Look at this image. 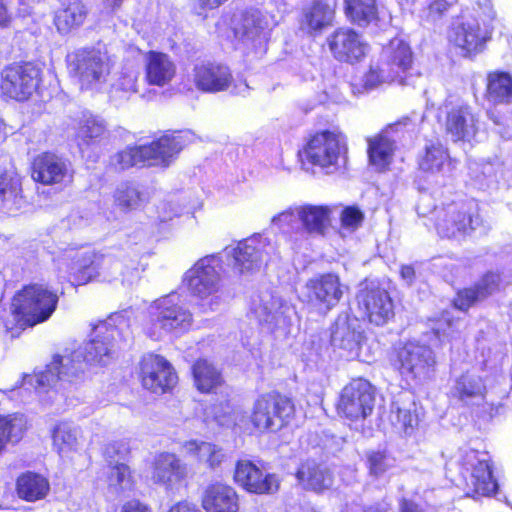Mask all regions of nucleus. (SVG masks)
Returning <instances> with one entry per match:
<instances>
[{
    "instance_id": "obj_49",
    "label": "nucleus",
    "mask_w": 512,
    "mask_h": 512,
    "mask_svg": "<svg viewBox=\"0 0 512 512\" xmlns=\"http://www.w3.org/2000/svg\"><path fill=\"white\" fill-rule=\"evenodd\" d=\"M26 419L21 414L0 416V452L7 441L18 442L24 433Z\"/></svg>"
},
{
    "instance_id": "obj_64",
    "label": "nucleus",
    "mask_w": 512,
    "mask_h": 512,
    "mask_svg": "<svg viewBox=\"0 0 512 512\" xmlns=\"http://www.w3.org/2000/svg\"><path fill=\"white\" fill-rule=\"evenodd\" d=\"M169 512H201V510L195 504L184 501L172 506Z\"/></svg>"
},
{
    "instance_id": "obj_24",
    "label": "nucleus",
    "mask_w": 512,
    "mask_h": 512,
    "mask_svg": "<svg viewBox=\"0 0 512 512\" xmlns=\"http://www.w3.org/2000/svg\"><path fill=\"white\" fill-rule=\"evenodd\" d=\"M508 283H510V276L488 272L474 287L459 291L454 299V306L461 311H466L474 303L494 294Z\"/></svg>"
},
{
    "instance_id": "obj_25",
    "label": "nucleus",
    "mask_w": 512,
    "mask_h": 512,
    "mask_svg": "<svg viewBox=\"0 0 512 512\" xmlns=\"http://www.w3.org/2000/svg\"><path fill=\"white\" fill-rule=\"evenodd\" d=\"M186 466L172 453H160L154 458L151 479L153 483L173 490L186 477Z\"/></svg>"
},
{
    "instance_id": "obj_35",
    "label": "nucleus",
    "mask_w": 512,
    "mask_h": 512,
    "mask_svg": "<svg viewBox=\"0 0 512 512\" xmlns=\"http://www.w3.org/2000/svg\"><path fill=\"white\" fill-rule=\"evenodd\" d=\"M296 477L304 489L314 492H321L333 485V476L329 469L313 460L302 463Z\"/></svg>"
},
{
    "instance_id": "obj_59",
    "label": "nucleus",
    "mask_w": 512,
    "mask_h": 512,
    "mask_svg": "<svg viewBox=\"0 0 512 512\" xmlns=\"http://www.w3.org/2000/svg\"><path fill=\"white\" fill-rule=\"evenodd\" d=\"M456 0H433L428 6V17L432 20L440 18Z\"/></svg>"
},
{
    "instance_id": "obj_6",
    "label": "nucleus",
    "mask_w": 512,
    "mask_h": 512,
    "mask_svg": "<svg viewBox=\"0 0 512 512\" xmlns=\"http://www.w3.org/2000/svg\"><path fill=\"white\" fill-rule=\"evenodd\" d=\"M55 262L58 270L66 269L78 285L86 284L98 277L110 281L122 274L120 261L93 251L79 253L70 249L55 259Z\"/></svg>"
},
{
    "instance_id": "obj_52",
    "label": "nucleus",
    "mask_w": 512,
    "mask_h": 512,
    "mask_svg": "<svg viewBox=\"0 0 512 512\" xmlns=\"http://www.w3.org/2000/svg\"><path fill=\"white\" fill-rule=\"evenodd\" d=\"M105 131L106 125L101 118L90 113H83L79 120L77 138L88 144L90 141L101 137Z\"/></svg>"
},
{
    "instance_id": "obj_21",
    "label": "nucleus",
    "mask_w": 512,
    "mask_h": 512,
    "mask_svg": "<svg viewBox=\"0 0 512 512\" xmlns=\"http://www.w3.org/2000/svg\"><path fill=\"white\" fill-rule=\"evenodd\" d=\"M380 62L394 74L398 84L403 86L414 84V76L409 72L413 63L412 51L404 40L392 39L384 47Z\"/></svg>"
},
{
    "instance_id": "obj_1",
    "label": "nucleus",
    "mask_w": 512,
    "mask_h": 512,
    "mask_svg": "<svg viewBox=\"0 0 512 512\" xmlns=\"http://www.w3.org/2000/svg\"><path fill=\"white\" fill-rule=\"evenodd\" d=\"M119 325H126L121 315H112L93 327L91 339L82 350L61 355L34 375H26L24 384L36 389L55 385L60 380L72 381L84 370V361L90 364L107 365L115 353V343L121 336Z\"/></svg>"
},
{
    "instance_id": "obj_20",
    "label": "nucleus",
    "mask_w": 512,
    "mask_h": 512,
    "mask_svg": "<svg viewBox=\"0 0 512 512\" xmlns=\"http://www.w3.org/2000/svg\"><path fill=\"white\" fill-rule=\"evenodd\" d=\"M74 171L71 163L53 153H43L33 162L32 177L44 185H68L72 182Z\"/></svg>"
},
{
    "instance_id": "obj_9",
    "label": "nucleus",
    "mask_w": 512,
    "mask_h": 512,
    "mask_svg": "<svg viewBox=\"0 0 512 512\" xmlns=\"http://www.w3.org/2000/svg\"><path fill=\"white\" fill-rule=\"evenodd\" d=\"M225 253L233 258V267L239 273L258 270L279 254L276 242L260 233L239 241L235 247H226Z\"/></svg>"
},
{
    "instance_id": "obj_43",
    "label": "nucleus",
    "mask_w": 512,
    "mask_h": 512,
    "mask_svg": "<svg viewBox=\"0 0 512 512\" xmlns=\"http://www.w3.org/2000/svg\"><path fill=\"white\" fill-rule=\"evenodd\" d=\"M193 377L197 389L203 393L213 392L223 383L221 373L205 359L193 365Z\"/></svg>"
},
{
    "instance_id": "obj_7",
    "label": "nucleus",
    "mask_w": 512,
    "mask_h": 512,
    "mask_svg": "<svg viewBox=\"0 0 512 512\" xmlns=\"http://www.w3.org/2000/svg\"><path fill=\"white\" fill-rule=\"evenodd\" d=\"M58 296L41 284L25 286L12 301L11 312L19 328L46 321L55 311Z\"/></svg>"
},
{
    "instance_id": "obj_54",
    "label": "nucleus",
    "mask_w": 512,
    "mask_h": 512,
    "mask_svg": "<svg viewBox=\"0 0 512 512\" xmlns=\"http://www.w3.org/2000/svg\"><path fill=\"white\" fill-rule=\"evenodd\" d=\"M392 82H397L394 74L385 68V65L380 61L375 65H371L363 78V84L366 89H373L381 84Z\"/></svg>"
},
{
    "instance_id": "obj_61",
    "label": "nucleus",
    "mask_w": 512,
    "mask_h": 512,
    "mask_svg": "<svg viewBox=\"0 0 512 512\" xmlns=\"http://www.w3.org/2000/svg\"><path fill=\"white\" fill-rule=\"evenodd\" d=\"M178 215H180L178 208L171 203L163 204L158 211V216L161 222L170 221L173 219L174 216Z\"/></svg>"
},
{
    "instance_id": "obj_51",
    "label": "nucleus",
    "mask_w": 512,
    "mask_h": 512,
    "mask_svg": "<svg viewBox=\"0 0 512 512\" xmlns=\"http://www.w3.org/2000/svg\"><path fill=\"white\" fill-rule=\"evenodd\" d=\"M390 421L397 431L411 435L417 427L419 419L411 408L400 407L397 403H393Z\"/></svg>"
},
{
    "instance_id": "obj_37",
    "label": "nucleus",
    "mask_w": 512,
    "mask_h": 512,
    "mask_svg": "<svg viewBox=\"0 0 512 512\" xmlns=\"http://www.w3.org/2000/svg\"><path fill=\"white\" fill-rule=\"evenodd\" d=\"M271 227L285 236L289 241L301 242L303 226L299 206H291L271 218Z\"/></svg>"
},
{
    "instance_id": "obj_50",
    "label": "nucleus",
    "mask_w": 512,
    "mask_h": 512,
    "mask_svg": "<svg viewBox=\"0 0 512 512\" xmlns=\"http://www.w3.org/2000/svg\"><path fill=\"white\" fill-rule=\"evenodd\" d=\"M105 474L112 493L118 494L132 487L131 471L125 463L109 464Z\"/></svg>"
},
{
    "instance_id": "obj_3",
    "label": "nucleus",
    "mask_w": 512,
    "mask_h": 512,
    "mask_svg": "<svg viewBox=\"0 0 512 512\" xmlns=\"http://www.w3.org/2000/svg\"><path fill=\"white\" fill-rule=\"evenodd\" d=\"M221 271V259L217 255H208L185 273L187 288L199 300L203 312L216 311L224 302Z\"/></svg>"
},
{
    "instance_id": "obj_11",
    "label": "nucleus",
    "mask_w": 512,
    "mask_h": 512,
    "mask_svg": "<svg viewBox=\"0 0 512 512\" xmlns=\"http://www.w3.org/2000/svg\"><path fill=\"white\" fill-rule=\"evenodd\" d=\"M345 289L337 274H318L304 283L299 299L319 313L326 314L340 302Z\"/></svg>"
},
{
    "instance_id": "obj_8",
    "label": "nucleus",
    "mask_w": 512,
    "mask_h": 512,
    "mask_svg": "<svg viewBox=\"0 0 512 512\" xmlns=\"http://www.w3.org/2000/svg\"><path fill=\"white\" fill-rule=\"evenodd\" d=\"M68 67L81 89L100 90L110 74L109 57L97 50L82 49L68 56Z\"/></svg>"
},
{
    "instance_id": "obj_48",
    "label": "nucleus",
    "mask_w": 512,
    "mask_h": 512,
    "mask_svg": "<svg viewBox=\"0 0 512 512\" xmlns=\"http://www.w3.org/2000/svg\"><path fill=\"white\" fill-rule=\"evenodd\" d=\"M347 17L359 26H365L377 16L376 0H345Z\"/></svg>"
},
{
    "instance_id": "obj_12",
    "label": "nucleus",
    "mask_w": 512,
    "mask_h": 512,
    "mask_svg": "<svg viewBox=\"0 0 512 512\" xmlns=\"http://www.w3.org/2000/svg\"><path fill=\"white\" fill-rule=\"evenodd\" d=\"M394 365L407 380L424 381L434 373L436 358L429 346L408 342L398 350Z\"/></svg>"
},
{
    "instance_id": "obj_55",
    "label": "nucleus",
    "mask_w": 512,
    "mask_h": 512,
    "mask_svg": "<svg viewBox=\"0 0 512 512\" xmlns=\"http://www.w3.org/2000/svg\"><path fill=\"white\" fill-rule=\"evenodd\" d=\"M366 457L369 474L375 478L382 477L394 466V459L382 451H369Z\"/></svg>"
},
{
    "instance_id": "obj_58",
    "label": "nucleus",
    "mask_w": 512,
    "mask_h": 512,
    "mask_svg": "<svg viewBox=\"0 0 512 512\" xmlns=\"http://www.w3.org/2000/svg\"><path fill=\"white\" fill-rule=\"evenodd\" d=\"M459 328V322L452 321L449 317L438 321L437 325L433 328L437 337H453V334Z\"/></svg>"
},
{
    "instance_id": "obj_34",
    "label": "nucleus",
    "mask_w": 512,
    "mask_h": 512,
    "mask_svg": "<svg viewBox=\"0 0 512 512\" xmlns=\"http://www.w3.org/2000/svg\"><path fill=\"white\" fill-rule=\"evenodd\" d=\"M139 69L126 64L121 70L112 77L110 88L108 90L109 98L115 103H122L138 92L137 84Z\"/></svg>"
},
{
    "instance_id": "obj_56",
    "label": "nucleus",
    "mask_w": 512,
    "mask_h": 512,
    "mask_svg": "<svg viewBox=\"0 0 512 512\" xmlns=\"http://www.w3.org/2000/svg\"><path fill=\"white\" fill-rule=\"evenodd\" d=\"M363 213L356 207H346L340 215L342 231L353 232L363 221Z\"/></svg>"
},
{
    "instance_id": "obj_39",
    "label": "nucleus",
    "mask_w": 512,
    "mask_h": 512,
    "mask_svg": "<svg viewBox=\"0 0 512 512\" xmlns=\"http://www.w3.org/2000/svg\"><path fill=\"white\" fill-rule=\"evenodd\" d=\"M274 304L282 307V314L295 313L293 305L284 299L278 290H266L261 292L257 299L253 300V311L260 321L271 320V309Z\"/></svg>"
},
{
    "instance_id": "obj_40",
    "label": "nucleus",
    "mask_w": 512,
    "mask_h": 512,
    "mask_svg": "<svg viewBox=\"0 0 512 512\" xmlns=\"http://www.w3.org/2000/svg\"><path fill=\"white\" fill-rule=\"evenodd\" d=\"M183 449L188 455L197 458L199 462L210 468L218 467L225 459L222 448L209 442L187 441L183 444Z\"/></svg>"
},
{
    "instance_id": "obj_42",
    "label": "nucleus",
    "mask_w": 512,
    "mask_h": 512,
    "mask_svg": "<svg viewBox=\"0 0 512 512\" xmlns=\"http://www.w3.org/2000/svg\"><path fill=\"white\" fill-rule=\"evenodd\" d=\"M79 429L69 422H60L52 430L53 447L59 455L65 456L79 447Z\"/></svg>"
},
{
    "instance_id": "obj_45",
    "label": "nucleus",
    "mask_w": 512,
    "mask_h": 512,
    "mask_svg": "<svg viewBox=\"0 0 512 512\" xmlns=\"http://www.w3.org/2000/svg\"><path fill=\"white\" fill-rule=\"evenodd\" d=\"M484 393L485 386L482 378L469 373L460 376L452 389V394L464 403L481 400Z\"/></svg>"
},
{
    "instance_id": "obj_4",
    "label": "nucleus",
    "mask_w": 512,
    "mask_h": 512,
    "mask_svg": "<svg viewBox=\"0 0 512 512\" xmlns=\"http://www.w3.org/2000/svg\"><path fill=\"white\" fill-rule=\"evenodd\" d=\"M185 145L180 134H166L148 145L130 146L116 153L111 163L116 169L125 170L137 165L167 167Z\"/></svg>"
},
{
    "instance_id": "obj_14",
    "label": "nucleus",
    "mask_w": 512,
    "mask_h": 512,
    "mask_svg": "<svg viewBox=\"0 0 512 512\" xmlns=\"http://www.w3.org/2000/svg\"><path fill=\"white\" fill-rule=\"evenodd\" d=\"M40 70L31 63L13 64L1 73L0 89L14 100H27L38 88Z\"/></svg>"
},
{
    "instance_id": "obj_44",
    "label": "nucleus",
    "mask_w": 512,
    "mask_h": 512,
    "mask_svg": "<svg viewBox=\"0 0 512 512\" xmlns=\"http://www.w3.org/2000/svg\"><path fill=\"white\" fill-rule=\"evenodd\" d=\"M394 147V141L386 135L381 134L369 139L368 157L370 164L378 171L386 169L392 161Z\"/></svg>"
},
{
    "instance_id": "obj_41",
    "label": "nucleus",
    "mask_w": 512,
    "mask_h": 512,
    "mask_svg": "<svg viewBox=\"0 0 512 512\" xmlns=\"http://www.w3.org/2000/svg\"><path fill=\"white\" fill-rule=\"evenodd\" d=\"M49 491V482L43 476L27 472L17 480V493L26 501H37L44 498Z\"/></svg>"
},
{
    "instance_id": "obj_17",
    "label": "nucleus",
    "mask_w": 512,
    "mask_h": 512,
    "mask_svg": "<svg viewBox=\"0 0 512 512\" xmlns=\"http://www.w3.org/2000/svg\"><path fill=\"white\" fill-rule=\"evenodd\" d=\"M489 38L490 32L482 27L479 19L474 16H462L453 23L448 33L449 42L460 49L463 56L481 52Z\"/></svg>"
},
{
    "instance_id": "obj_38",
    "label": "nucleus",
    "mask_w": 512,
    "mask_h": 512,
    "mask_svg": "<svg viewBox=\"0 0 512 512\" xmlns=\"http://www.w3.org/2000/svg\"><path fill=\"white\" fill-rule=\"evenodd\" d=\"M0 198L9 213H15L25 205L21 180L16 174L4 173L0 176Z\"/></svg>"
},
{
    "instance_id": "obj_28",
    "label": "nucleus",
    "mask_w": 512,
    "mask_h": 512,
    "mask_svg": "<svg viewBox=\"0 0 512 512\" xmlns=\"http://www.w3.org/2000/svg\"><path fill=\"white\" fill-rule=\"evenodd\" d=\"M477 123L478 119L469 105H455L447 112L446 133L453 141H469L477 132Z\"/></svg>"
},
{
    "instance_id": "obj_19",
    "label": "nucleus",
    "mask_w": 512,
    "mask_h": 512,
    "mask_svg": "<svg viewBox=\"0 0 512 512\" xmlns=\"http://www.w3.org/2000/svg\"><path fill=\"white\" fill-rule=\"evenodd\" d=\"M141 379L143 387L153 393H165L178 381L172 365L164 357L155 354L142 359Z\"/></svg>"
},
{
    "instance_id": "obj_33",
    "label": "nucleus",
    "mask_w": 512,
    "mask_h": 512,
    "mask_svg": "<svg viewBox=\"0 0 512 512\" xmlns=\"http://www.w3.org/2000/svg\"><path fill=\"white\" fill-rule=\"evenodd\" d=\"M336 7L337 0H314L303 10L301 27L312 33L331 26Z\"/></svg>"
},
{
    "instance_id": "obj_5",
    "label": "nucleus",
    "mask_w": 512,
    "mask_h": 512,
    "mask_svg": "<svg viewBox=\"0 0 512 512\" xmlns=\"http://www.w3.org/2000/svg\"><path fill=\"white\" fill-rule=\"evenodd\" d=\"M192 321V313L180 296L171 293L155 300L149 306L145 332L150 338L159 340L171 333H184L191 327Z\"/></svg>"
},
{
    "instance_id": "obj_27",
    "label": "nucleus",
    "mask_w": 512,
    "mask_h": 512,
    "mask_svg": "<svg viewBox=\"0 0 512 512\" xmlns=\"http://www.w3.org/2000/svg\"><path fill=\"white\" fill-rule=\"evenodd\" d=\"M363 339V331L356 318L339 316L335 322L331 341L334 347L347 352L346 357L358 356Z\"/></svg>"
},
{
    "instance_id": "obj_53",
    "label": "nucleus",
    "mask_w": 512,
    "mask_h": 512,
    "mask_svg": "<svg viewBox=\"0 0 512 512\" xmlns=\"http://www.w3.org/2000/svg\"><path fill=\"white\" fill-rule=\"evenodd\" d=\"M449 166L448 154L442 145H431L426 148V154L420 161V168L423 171L438 173Z\"/></svg>"
},
{
    "instance_id": "obj_32",
    "label": "nucleus",
    "mask_w": 512,
    "mask_h": 512,
    "mask_svg": "<svg viewBox=\"0 0 512 512\" xmlns=\"http://www.w3.org/2000/svg\"><path fill=\"white\" fill-rule=\"evenodd\" d=\"M271 19L258 10L247 11L241 22L235 28V34L243 42H258L266 40L271 26Z\"/></svg>"
},
{
    "instance_id": "obj_15",
    "label": "nucleus",
    "mask_w": 512,
    "mask_h": 512,
    "mask_svg": "<svg viewBox=\"0 0 512 512\" xmlns=\"http://www.w3.org/2000/svg\"><path fill=\"white\" fill-rule=\"evenodd\" d=\"M345 152V137L337 131L327 130L317 133L311 137L305 147L307 160L327 169L336 167Z\"/></svg>"
},
{
    "instance_id": "obj_62",
    "label": "nucleus",
    "mask_w": 512,
    "mask_h": 512,
    "mask_svg": "<svg viewBox=\"0 0 512 512\" xmlns=\"http://www.w3.org/2000/svg\"><path fill=\"white\" fill-rule=\"evenodd\" d=\"M121 512H151V510L140 501L131 500L123 505Z\"/></svg>"
},
{
    "instance_id": "obj_13",
    "label": "nucleus",
    "mask_w": 512,
    "mask_h": 512,
    "mask_svg": "<svg viewBox=\"0 0 512 512\" xmlns=\"http://www.w3.org/2000/svg\"><path fill=\"white\" fill-rule=\"evenodd\" d=\"M459 465L462 467L461 474L469 482L474 492L481 496H490L497 490L498 484L492 475L489 458L486 453H480L473 449L461 451L458 459Z\"/></svg>"
},
{
    "instance_id": "obj_10",
    "label": "nucleus",
    "mask_w": 512,
    "mask_h": 512,
    "mask_svg": "<svg viewBox=\"0 0 512 512\" xmlns=\"http://www.w3.org/2000/svg\"><path fill=\"white\" fill-rule=\"evenodd\" d=\"M294 411L291 399L278 393H266L254 401L250 418L257 430L276 432L288 424Z\"/></svg>"
},
{
    "instance_id": "obj_31",
    "label": "nucleus",
    "mask_w": 512,
    "mask_h": 512,
    "mask_svg": "<svg viewBox=\"0 0 512 512\" xmlns=\"http://www.w3.org/2000/svg\"><path fill=\"white\" fill-rule=\"evenodd\" d=\"M149 200V191L135 181H123L116 186L113 192L114 205L125 213L144 207Z\"/></svg>"
},
{
    "instance_id": "obj_60",
    "label": "nucleus",
    "mask_w": 512,
    "mask_h": 512,
    "mask_svg": "<svg viewBox=\"0 0 512 512\" xmlns=\"http://www.w3.org/2000/svg\"><path fill=\"white\" fill-rule=\"evenodd\" d=\"M273 306L271 309V320L266 322L279 327L288 325L294 313L282 314V307H279V304H274Z\"/></svg>"
},
{
    "instance_id": "obj_16",
    "label": "nucleus",
    "mask_w": 512,
    "mask_h": 512,
    "mask_svg": "<svg viewBox=\"0 0 512 512\" xmlns=\"http://www.w3.org/2000/svg\"><path fill=\"white\" fill-rule=\"evenodd\" d=\"M374 391L364 379H355L346 385L338 402V412L351 420L365 419L374 408Z\"/></svg>"
},
{
    "instance_id": "obj_2",
    "label": "nucleus",
    "mask_w": 512,
    "mask_h": 512,
    "mask_svg": "<svg viewBox=\"0 0 512 512\" xmlns=\"http://www.w3.org/2000/svg\"><path fill=\"white\" fill-rule=\"evenodd\" d=\"M435 229L442 238L462 240L473 232L485 234L488 223L474 202H450L432 212Z\"/></svg>"
},
{
    "instance_id": "obj_63",
    "label": "nucleus",
    "mask_w": 512,
    "mask_h": 512,
    "mask_svg": "<svg viewBox=\"0 0 512 512\" xmlns=\"http://www.w3.org/2000/svg\"><path fill=\"white\" fill-rule=\"evenodd\" d=\"M12 20V13L8 10L3 0H0V28L5 29L10 27Z\"/></svg>"
},
{
    "instance_id": "obj_57",
    "label": "nucleus",
    "mask_w": 512,
    "mask_h": 512,
    "mask_svg": "<svg viewBox=\"0 0 512 512\" xmlns=\"http://www.w3.org/2000/svg\"><path fill=\"white\" fill-rule=\"evenodd\" d=\"M128 451L129 449L125 442L116 441L106 446L104 456L109 464H118L122 463L121 460L125 459Z\"/></svg>"
},
{
    "instance_id": "obj_18",
    "label": "nucleus",
    "mask_w": 512,
    "mask_h": 512,
    "mask_svg": "<svg viewBox=\"0 0 512 512\" xmlns=\"http://www.w3.org/2000/svg\"><path fill=\"white\" fill-rule=\"evenodd\" d=\"M357 302L367 319L377 326L386 324L394 315L389 293L374 283L366 284L358 292Z\"/></svg>"
},
{
    "instance_id": "obj_47",
    "label": "nucleus",
    "mask_w": 512,
    "mask_h": 512,
    "mask_svg": "<svg viewBox=\"0 0 512 512\" xmlns=\"http://www.w3.org/2000/svg\"><path fill=\"white\" fill-rule=\"evenodd\" d=\"M487 94L494 103L512 102V78L504 72H492L488 75Z\"/></svg>"
},
{
    "instance_id": "obj_29",
    "label": "nucleus",
    "mask_w": 512,
    "mask_h": 512,
    "mask_svg": "<svg viewBox=\"0 0 512 512\" xmlns=\"http://www.w3.org/2000/svg\"><path fill=\"white\" fill-rule=\"evenodd\" d=\"M202 507L206 512H238V494L227 484H209L203 493Z\"/></svg>"
},
{
    "instance_id": "obj_26",
    "label": "nucleus",
    "mask_w": 512,
    "mask_h": 512,
    "mask_svg": "<svg viewBox=\"0 0 512 512\" xmlns=\"http://www.w3.org/2000/svg\"><path fill=\"white\" fill-rule=\"evenodd\" d=\"M330 50L339 61L354 62L363 58L368 45L362 37L351 29H339L329 40Z\"/></svg>"
},
{
    "instance_id": "obj_36",
    "label": "nucleus",
    "mask_w": 512,
    "mask_h": 512,
    "mask_svg": "<svg viewBox=\"0 0 512 512\" xmlns=\"http://www.w3.org/2000/svg\"><path fill=\"white\" fill-rule=\"evenodd\" d=\"M300 219L303 229L301 241L307 239L308 235H324L330 226L331 209L328 206L301 205Z\"/></svg>"
},
{
    "instance_id": "obj_22",
    "label": "nucleus",
    "mask_w": 512,
    "mask_h": 512,
    "mask_svg": "<svg viewBox=\"0 0 512 512\" xmlns=\"http://www.w3.org/2000/svg\"><path fill=\"white\" fill-rule=\"evenodd\" d=\"M234 480L249 493L273 494L279 489V479L275 474L263 471L249 460L237 462Z\"/></svg>"
},
{
    "instance_id": "obj_30",
    "label": "nucleus",
    "mask_w": 512,
    "mask_h": 512,
    "mask_svg": "<svg viewBox=\"0 0 512 512\" xmlns=\"http://www.w3.org/2000/svg\"><path fill=\"white\" fill-rule=\"evenodd\" d=\"M145 81L152 86L168 85L176 74V64L165 53L149 51L144 56Z\"/></svg>"
},
{
    "instance_id": "obj_46",
    "label": "nucleus",
    "mask_w": 512,
    "mask_h": 512,
    "mask_svg": "<svg viewBox=\"0 0 512 512\" xmlns=\"http://www.w3.org/2000/svg\"><path fill=\"white\" fill-rule=\"evenodd\" d=\"M86 14V9L79 0H69L68 4L57 12L55 25L59 32L68 33L84 22Z\"/></svg>"
},
{
    "instance_id": "obj_23",
    "label": "nucleus",
    "mask_w": 512,
    "mask_h": 512,
    "mask_svg": "<svg viewBox=\"0 0 512 512\" xmlns=\"http://www.w3.org/2000/svg\"><path fill=\"white\" fill-rule=\"evenodd\" d=\"M193 82L198 90L216 93L228 90L233 82L230 69L215 62H201L193 68Z\"/></svg>"
}]
</instances>
